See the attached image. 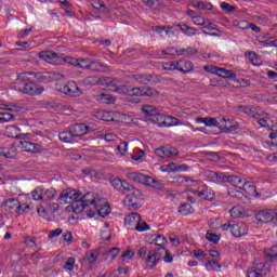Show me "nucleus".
Listing matches in <instances>:
<instances>
[{
  "label": "nucleus",
  "mask_w": 277,
  "mask_h": 277,
  "mask_svg": "<svg viewBox=\"0 0 277 277\" xmlns=\"http://www.w3.org/2000/svg\"><path fill=\"white\" fill-rule=\"evenodd\" d=\"M40 60H43L44 62H51V60H57V53L47 51V52H40L39 53Z\"/></svg>",
  "instance_id": "a19ab883"
},
{
  "label": "nucleus",
  "mask_w": 277,
  "mask_h": 277,
  "mask_svg": "<svg viewBox=\"0 0 277 277\" xmlns=\"http://www.w3.org/2000/svg\"><path fill=\"white\" fill-rule=\"evenodd\" d=\"M193 194L201 198V200H215V193H213L207 185L201 186L197 190H193Z\"/></svg>",
  "instance_id": "2eb2a0df"
},
{
  "label": "nucleus",
  "mask_w": 277,
  "mask_h": 277,
  "mask_svg": "<svg viewBox=\"0 0 277 277\" xmlns=\"http://www.w3.org/2000/svg\"><path fill=\"white\" fill-rule=\"evenodd\" d=\"M138 222H142V216L137 212H133L124 219V224H128V226H133V224L136 226Z\"/></svg>",
  "instance_id": "473e14b6"
},
{
  "label": "nucleus",
  "mask_w": 277,
  "mask_h": 277,
  "mask_svg": "<svg viewBox=\"0 0 277 277\" xmlns=\"http://www.w3.org/2000/svg\"><path fill=\"white\" fill-rule=\"evenodd\" d=\"M155 155H157V157H160V159H164V157H176L179 156V149L170 145H164L156 148Z\"/></svg>",
  "instance_id": "f8f14e48"
},
{
  "label": "nucleus",
  "mask_w": 277,
  "mask_h": 277,
  "mask_svg": "<svg viewBox=\"0 0 277 277\" xmlns=\"http://www.w3.org/2000/svg\"><path fill=\"white\" fill-rule=\"evenodd\" d=\"M87 70H92V72H109V66L103 63H98L91 58V62L85 66Z\"/></svg>",
  "instance_id": "6ab92c4d"
},
{
  "label": "nucleus",
  "mask_w": 277,
  "mask_h": 277,
  "mask_svg": "<svg viewBox=\"0 0 277 277\" xmlns=\"http://www.w3.org/2000/svg\"><path fill=\"white\" fill-rule=\"evenodd\" d=\"M95 18H109V8L105 4L95 13Z\"/></svg>",
  "instance_id": "a18cd8bd"
},
{
  "label": "nucleus",
  "mask_w": 277,
  "mask_h": 277,
  "mask_svg": "<svg viewBox=\"0 0 277 277\" xmlns=\"http://www.w3.org/2000/svg\"><path fill=\"white\" fill-rule=\"evenodd\" d=\"M203 155L209 159V161H212L213 163H220V161L222 160L220 154L215 151H205Z\"/></svg>",
  "instance_id": "c03bdc74"
},
{
  "label": "nucleus",
  "mask_w": 277,
  "mask_h": 277,
  "mask_svg": "<svg viewBox=\"0 0 277 277\" xmlns=\"http://www.w3.org/2000/svg\"><path fill=\"white\" fill-rule=\"evenodd\" d=\"M90 205L94 207L95 212L97 215H101V217H107V215L111 213V208L105 198H94L90 195L88 207H90Z\"/></svg>",
  "instance_id": "f03ea898"
},
{
  "label": "nucleus",
  "mask_w": 277,
  "mask_h": 277,
  "mask_svg": "<svg viewBox=\"0 0 277 277\" xmlns=\"http://www.w3.org/2000/svg\"><path fill=\"white\" fill-rule=\"evenodd\" d=\"M43 200H54L55 196H57V190L53 187L42 188Z\"/></svg>",
  "instance_id": "4c0bfd02"
},
{
  "label": "nucleus",
  "mask_w": 277,
  "mask_h": 277,
  "mask_svg": "<svg viewBox=\"0 0 277 277\" xmlns=\"http://www.w3.org/2000/svg\"><path fill=\"white\" fill-rule=\"evenodd\" d=\"M230 216L234 217V220H237L239 217H246V210L241 206H235L229 211Z\"/></svg>",
  "instance_id": "72a5a7b5"
},
{
  "label": "nucleus",
  "mask_w": 277,
  "mask_h": 277,
  "mask_svg": "<svg viewBox=\"0 0 277 277\" xmlns=\"http://www.w3.org/2000/svg\"><path fill=\"white\" fill-rule=\"evenodd\" d=\"M161 252H163V249H151L149 250L145 265L147 269H155L157 265H159V261H161Z\"/></svg>",
  "instance_id": "39448f33"
},
{
  "label": "nucleus",
  "mask_w": 277,
  "mask_h": 277,
  "mask_svg": "<svg viewBox=\"0 0 277 277\" xmlns=\"http://www.w3.org/2000/svg\"><path fill=\"white\" fill-rule=\"evenodd\" d=\"M245 56L247 57V60H249L251 64H254V62L259 60V55L256 54V52H252V51L247 52Z\"/></svg>",
  "instance_id": "338daca9"
},
{
  "label": "nucleus",
  "mask_w": 277,
  "mask_h": 277,
  "mask_svg": "<svg viewBox=\"0 0 277 277\" xmlns=\"http://www.w3.org/2000/svg\"><path fill=\"white\" fill-rule=\"evenodd\" d=\"M147 187H153L154 189H158L159 192H161V189H163L166 186L163 185V183L153 179L151 176H149V182H146L145 184Z\"/></svg>",
  "instance_id": "79ce46f5"
},
{
  "label": "nucleus",
  "mask_w": 277,
  "mask_h": 277,
  "mask_svg": "<svg viewBox=\"0 0 277 277\" xmlns=\"http://www.w3.org/2000/svg\"><path fill=\"white\" fill-rule=\"evenodd\" d=\"M163 70H179L181 63L179 61L168 62L162 65Z\"/></svg>",
  "instance_id": "de8ad7c7"
},
{
  "label": "nucleus",
  "mask_w": 277,
  "mask_h": 277,
  "mask_svg": "<svg viewBox=\"0 0 277 277\" xmlns=\"http://www.w3.org/2000/svg\"><path fill=\"white\" fill-rule=\"evenodd\" d=\"M91 58H78V67L77 68H82L83 70H88L85 66H90Z\"/></svg>",
  "instance_id": "052dcab7"
},
{
  "label": "nucleus",
  "mask_w": 277,
  "mask_h": 277,
  "mask_svg": "<svg viewBox=\"0 0 277 277\" xmlns=\"http://www.w3.org/2000/svg\"><path fill=\"white\" fill-rule=\"evenodd\" d=\"M124 205H127L128 209H130V211H137V209H140V207H142V203L133 200V198L131 197H127L124 199Z\"/></svg>",
  "instance_id": "58836bf2"
},
{
  "label": "nucleus",
  "mask_w": 277,
  "mask_h": 277,
  "mask_svg": "<svg viewBox=\"0 0 277 277\" xmlns=\"http://www.w3.org/2000/svg\"><path fill=\"white\" fill-rule=\"evenodd\" d=\"M142 111L145 116H148V120H150V122H155L156 124L163 118V115L159 114L157 108L153 105H143Z\"/></svg>",
  "instance_id": "9b49d317"
},
{
  "label": "nucleus",
  "mask_w": 277,
  "mask_h": 277,
  "mask_svg": "<svg viewBox=\"0 0 277 277\" xmlns=\"http://www.w3.org/2000/svg\"><path fill=\"white\" fill-rule=\"evenodd\" d=\"M95 98L100 103H105L106 105H114V103H116V98L111 94H108V93L97 94V95H95Z\"/></svg>",
  "instance_id": "cd10ccee"
},
{
  "label": "nucleus",
  "mask_w": 277,
  "mask_h": 277,
  "mask_svg": "<svg viewBox=\"0 0 277 277\" xmlns=\"http://www.w3.org/2000/svg\"><path fill=\"white\" fill-rule=\"evenodd\" d=\"M157 124H159V127H179L183 124V121L179 120L176 117L162 115L161 120H159Z\"/></svg>",
  "instance_id": "a211bd4d"
},
{
  "label": "nucleus",
  "mask_w": 277,
  "mask_h": 277,
  "mask_svg": "<svg viewBox=\"0 0 277 277\" xmlns=\"http://www.w3.org/2000/svg\"><path fill=\"white\" fill-rule=\"evenodd\" d=\"M5 134L8 137H13V140H23V137H25V134L21 133V128L18 126L6 127Z\"/></svg>",
  "instance_id": "5701e85b"
},
{
  "label": "nucleus",
  "mask_w": 277,
  "mask_h": 277,
  "mask_svg": "<svg viewBox=\"0 0 277 277\" xmlns=\"http://www.w3.org/2000/svg\"><path fill=\"white\" fill-rule=\"evenodd\" d=\"M31 211V206L27 203H21L17 201V209L15 210V215H21V213H29Z\"/></svg>",
  "instance_id": "37998d69"
},
{
  "label": "nucleus",
  "mask_w": 277,
  "mask_h": 277,
  "mask_svg": "<svg viewBox=\"0 0 277 277\" xmlns=\"http://www.w3.org/2000/svg\"><path fill=\"white\" fill-rule=\"evenodd\" d=\"M264 255L268 261H274L275 259H277V247L265 250Z\"/></svg>",
  "instance_id": "8fccbe9b"
},
{
  "label": "nucleus",
  "mask_w": 277,
  "mask_h": 277,
  "mask_svg": "<svg viewBox=\"0 0 277 277\" xmlns=\"http://www.w3.org/2000/svg\"><path fill=\"white\" fill-rule=\"evenodd\" d=\"M206 127H223V129H227V131H233V127L230 126V119L226 118H213L206 117Z\"/></svg>",
  "instance_id": "0eeeda50"
},
{
  "label": "nucleus",
  "mask_w": 277,
  "mask_h": 277,
  "mask_svg": "<svg viewBox=\"0 0 277 277\" xmlns=\"http://www.w3.org/2000/svg\"><path fill=\"white\" fill-rule=\"evenodd\" d=\"M56 90L66 96H70L71 98H78L83 94V91L77 85V82L69 81L66 84L56 87Z\"/></svg>",
  "instance_id": "7ed1b4c3"
},
{
  "label": "nucleus",
  "mask_w": 277,
  "mask_h": 277,
  "mask_svg": "<svg viewBox=\"0 0 277 277\" xmlns=\"http://www.w3.org/2000/svg\"><path fill=\"white\" fill-rule=\"evenodd\" d=\"M194 8H197V10H211L213 5L210 2H197Z\"/></svg>",
  "instance_id": "0e129e2a"
},
{
  "label": "nucleus",
  "mask_w": 277,
  "mask_h": 277,
  "mask_svg": "<svg viewBox=\"0 0 277 277\" xmlns=\"http://www.w3.org/2000/svg\"><path fill=\"white\" fill-rule=\"evenodd\" d=\"M158 250H163L161 251V259H163L164 263H172L174 261V256L170 253V251L166 248H158ZM164 254V256H163Z\"/></svg>",
  "instance_id": "09e8293b"
},
{
  "label": "nucleus",
  "mask_w": 277,
  "mask_h": 277,
  "mask_svg": "<svg viewBox=\"0 0 277 277\" xmlns=\"http://www.w3.org/2000/svg\"><path fill=\"white\" fill-rule=\"evenodd\" d=\"M58 138L61 140V142H64L65 144H75L76 142V138L70 128L69 131L60 132Z\"/></svg>",
  "instance_id": "393cba45"
},
{
  "label": "nucleus",
  "mask_w": 277,
  "mask_h": 277,
  "mask_svg": "<svg viewBox=\"0 0 277 277\" xmlns=\"http://www.w3.org/2000/svg\"><path fill=\"white\" fill-rule=\"evenodd\" d=\"M144 155H145L144 150L136 149V151L131 154V159H133L134 161H140V159H142V157H144Z\"/></svg>",
  "instance_id": "774afa93"
},
{
  "label": "nucleus",
  "mask_w": 277,
  "mask_h": 277,
  "mask_svg": "<svg viewBox=\"0 0 277 277\" xmlns=\"http://www.w3.org/2000/svg\"><path fill=\"white\" fill-rule=\"evenodd\" d=\"M132 79H134L136 83H141L142 85H148V83H160L161 81V77L153 76L150 74L133 75Z\"/></svg>",
  "instance_id": "1a4fd4ad"
},
{
  "label": "nucleus",
  "mask_w": 277,
  "mask_h": 277,
  "mask_svg": "<svg viewBox=\"0 0 277 277\" xmlns=\"http://www.w3.org/2000/svg\"><path fill=\"white\" fill-rule=\"evenodd\" d=\"M176 27H179L185 36H196L197 29L194 27H189L187 24H175Z\"/></svg>",
  "instance_id": "2f4dec72"
},
{
  "label": "nucleus",
  "mask_w": 277,
  "mask_h": 277,
  "mask_svg": "<svg viewBox=\"0 0 277 277\" xmlns=\"http://www.w3.org/2000/svg\"><path fill=\"white\" fill-rule=\"evenodd\" d=\"M129 181H133V183H141L142 185H146L150 181V176L144 175V173L140 172H130L127 174Z\"/></svg>",
  "instance_id": "412c9836"
},
{
  "label": "nucleus",
  "mask_w": 277,
  "mask_h": 277,
  "mask_svg": "<svg viewBox=\"0 0 277 277\" xmlns=\"http://www.w3.org/2000/svg\"><path fill=\"white\" fill-rule=\"evenodd\" d=\"M150 243L158 246V248H166V245L168 243V239H166V236L161 234L154 235Z\"/></svg>",
  "instance_id": "f704fd0d"
},
{
  "label": "nucleus",
  "mask_w": 277,
  "mask_h": 277,
  "mask_svg": "<svg viewBox=\"0 0 277 277\" xmlns=\"http://www.w3.org/2000/svg\"><path fill=\"white\" fill-rule=\"evenodd\" d=\"M89 200L90 193L82 196L81 193L75 189L63 190L57 198L60 205H70L74 213H83L88 209Z\"/></svg>",
  "instance_id": "f257e3e1"
},
{
  "label": "nucleus",
  "mask_w": 277,
  "mask_h": 277,
  "mask_svg": "<svg viewBox=\"0 0 277 277\" xmlns=\"http://www.w3.org/2000/svg\"><path fill=\"white\" fill-rule=\"evenodd\" d=\"M97 259H98V249L90 250L84 255V261H88V263H96Z\"/></svg>",
  "instance_id": "ea45409f"
},
{
  "label": "nucleus",
  "mask_w": 277,
  "mask_h": 277,
  "mask_svg": "<svg viewBox=\"0 0 277 277\" xmlns=\"http://www.w3.org/2000/svg\"><path fill=\"white\" fill-rule=\"evenodd\" d=\"M144 96H149V97L159 96V91H157L155 88L145 87Z\"/></svg>",
  "instance_id": "4d7b16f0"
},
{
  "label": "nucleus",
  "mask_w": 277,
  "mask_h": 277,
  "mask_svg": "<svg viewBox=\"0 0 277 277\" xmlns=\"http://www.w3.org/2000/svg\"><path fill=\"white\" fill-rule=\"evenodd\" d=\"M201 174L203 179H206V181H209L210 183H216L217 185H222V183H224V173L203 169Z\"/></svg>",
  "instance_id": "9d476101"
},
{
  "label": "nucleus",
  "mask_w": 277,
  "mask_h": 277,
  "mask_svg": "<svg viewBox=\"0 0 277 277\" xmlns=\"http://www.w3.org/2000/svg\"><path fill=\"white\" fill-rule=\"evenodd\" d=\"M194 70V65L189 61L184 62V67L180 65L179 71L187 75V72H192Z\"/></svg>",
  "instance_id": "3c124183"
},
{
  "label": "nucleus",
  "mask_w": 277,
  "mask_h": 277,
  "mask_svg": "<svg viewBox=\"0 0 277 277\" xmlns=\"http://www.w3.org/2000/svg\"><path fill=\"white\" fill-rule=\"evenodd\" d=\"M34 200H43L42 187H37L31 192Z\"/></svg>",
  "instance_id": "6e6d98bb"
},
{
  "label": "nucleus",
  "mask_w": 277,
  "mask_h": 277,
  "mask_svg": "<svg viewBox=\"0 0 277 277\" xmlns=\"http://www.w3.org/2000/svg\"><path fill=\"white\" fill-rule=\"evenodd\" d=\"M84 85H98V77L96 76H89L82 80Z\"/></svg>",
  "instance_id": "603ef678"
},
{
  "label": "nucleus",
  "mask_w": 277,
  "mask_h": 277,
  "mask_svg": "<svg viewBox=\"0 0 277 277\" xmlns=\"http://www.w3.org/2000/svg\"><path fill=\"white\" fill-rule=\"evenodd\" d=\"M142 3L147 5V8H154V9L161 8V1L160 0H142Z\"/></svg>",
  "instance_id": "5fc2aeb1"
},
{
  "label": "nucleus",
  "mask_w": 277,
  "mask_h": 277,
  "mask_svg": "<svg viewBox=\"0 0 277 277\" xmlns=\"http://www.w3.org/2000/svg\"><path fill=\"white\" fill-rule=\"evenodd\" d=\"M14 116L10 113H0V124H5V122H12Z\"/></svg>",
  "instance_id": "864d4df0"
},
{
  "label": "nucleus",
  "mask_w": 277,
  "mask_h": 277,
  "mask_svg": "<svg viewBox=\"0 0 277 277\" xmlns=\"http://www.w3.org/2000/svg\"><path fill=\"white\" fill-rule=\"evenodd\" d=\"M120 248L114 247L103 254L104 261H114L118 256Z\"/></svg>",
  "instance_id": "e433bc0d"
},
{
  "label": "nucleus",
  "mask_w": 277,
  "mask_h": 277,
  "mask_svg": "<svg viewBox=\"0 0 277 277\" xmlns=\"http://www.w3.org/2000/svg\"><path fill=\"white\" fill-rule=\"evenodd\" d=\"M130 193L131 194H129L127 198H132L133 200H140V198L142 197V190L135 188V186H133V189Z\"/></svg>",
  "instance_id": "13d9d810"
},
{
  "label": "nucleus",
  "mask_w": 277,
  "mask_h": 277,
  "mask_svg": "<svg viewBox=\"0 0 277 277\" xmlns=\"http://www.w3.org/2000/svg\"><path fill=\"white\" fill-rule=\"evenodd\" d=\"M135 230L144 233V230H150V226H148L146 222L138 221L136 223Z\"/></svg>",
  "instance_id": "bf43d9fd"
},
{
  "label": "nucleus",
  "mask_w": 277,
  "mask_h": 277,
  "mask_svg": "<svg viewBox=\"0 0 277 277\" xmlns=\"http://www.w3.org/2000/svg\"><path fill=\"white\" fill-rule=\"evenodd\" d=\"M22 92L23 94H28V96H40L44 92V87L36 84V82L28 78Z\"/></svg>",
  "instance_id": "423d86ee"
},
{
  "label": "nucleus",
  "mask_w": 277,
  "mask_h": 277,
  "mask_svg": "<svg viewBox=\"0 0 277 277\" xmlns=\"http://www.w3.org/2000/svg\"><path fill=\"white\" fill-rule=\"evenodd\" d=\"M206 238L208 239V241H211L212 243H217L220 241V236L211 232H207Z\"/></svg>",
  "instance_id": "69168bd1"
},
{
  "label": "nucleus",
  "mask_w": 277,
  "mask_h": 277,
  "mask_svg": "<svg viewBox=\"0 0 277 277\" xmlns=\"http://www.w3.org/2000/svg\"><path fill=\"white\" fill-rule=\"evenodd\" d=\"M69 129L71 130L75 140L76 137H83V135H88V133L93 131L92 128L85 123H75L69 127Z\"/></svg>",
  "instance_id": "4468645a"
},
{
  "label": "nucleus",
  "mask_w": 277,
  "mask_h": 277,
  "mask_svg": "<svg viewBox=\"0 0 277 277\" xmlns=\"http://www.w3.org/2000/svg\"><path fill=\"white\" fill-rule=\"evenodd\" d=\"M206 72H210L211 75H217L219 77H223V79H235L237 74L233 70H228L222 67H215L213 65H207L203 67Z\"/></svg>",
  "instance_id": "20e7f679"
},
{
  "label": "nucleus",
  "mask_w": 277,
  "mask_h": 277,
  "mask_svg": "<svg viewBox=\"0 0 277 277\" xmlns=\"http://www.w3.org/2000/svg\"><path fill=\"white\" fill-rule=\"evenodd\" d=\"M276 217V212L274 210H260L255 214V220L262 224H267L268 222L274 221Z\"/></svg>",
  "instance_id": "dca6fc26"
},
{
  "label": "nucleus",
  "mask_w": 277,
  "mask_h": 277,
  "mask_svg": "<svg viewBox=\"0 0 277 277\" xmlns=\"http://www.w3.org/2000/svg\"><path fill=\"white\" fill-rule=\"evenodd\" d=\"M30 75H34L35 79L39 81V83H50V81H53V78L49 75V72H34L30 71Z\"/></svg>",
  "instance_id": "c756f323"
},
{
  "label": "nucleus",
  "mask_w": 277,
  "mask_h": 277,
  "mask_svg": "<svg viewBox=\"0 0 277 277\" xmlns=\"http://www.w3.org/2000/svg\"><path fill=\"white\" fill-rule=\"evenodd\" d=\"M179 213H182V215H189L190 213H194V208L189 203H183L179 207Z\"/></svg>",
  "instance_id": "49530a36"
},
{
  "label": "nucleus",
  "mask_w": 277,
  "mask_h": 277,
  "mask_svg": "<svg viewBox=\"0 0 277 277\" xmlns=\"http://www.w3.org/2000/svg\"><path fill=\"white\" fill-rule=\"evenodd\" d=\"M29 75H32L31 72H23L19 74L14 82V89L17 90V92H23L25 87L27 85V80L29 79Z\"/></svg>",
  "instance_id": "aec40b11"
},
{
  "label": "nucleus",
  "mask_w": 277,
  "mask_h": 277,
  "mask_svg": "<svg viewBox=\"0 0 277 277\" xmlns=\"http://www.w3.org/2000/svg\"><path fill=\"white\" fill-rule=\"evenodd\" d=\"M106 88L110 92H117V94H124L127 92V84H122V80L116 78L107 80Z\"/></svg>",
  "instance_id": "ddd939ff"
},
{
  "label": "nucleus",
  "mask_w": 277,
  "mask_h": 277,
  "mask_svg": "<svg viewBox=\"0 0 277 277\" xmlns=\"http://www.w3.org/2000/svg\"><path fill=\"white\" fill-rule=\"evenodd\" d=\"M110 185H113L114 189L119 192V194H129V192L133 190V185L129 184V182L121 180L120 177H116L111 180Z\"/></svg>",
  "instance_id": "6e6552de"
},
{
  "label": "nucleus",
  "mask_w": 277,
  "mask_h": 277,
  "mask_svg": "<svg viewBox=\"0 0 277 277\" xmlns=\"http://www.w3.org/2000/svg\"><path fill=\"white\" fill-rule=\"evenodd\" d=\"M241 189H243V192H246V194H248L249 196H256V186H254L252 182H248L245 180Z\"/></svg>",
  "instance_id": "c9c22d12"
},
{
  "label": "nucleus",
  "mask_w": 277,
  "mask_h": 277,
  "mask_svg": "<svg viewBox=\"0 0 277 277\" xmlns=\"http://www.w3.org/2000/svg\"><path fill=\"white\" fill-rule=\"evenodd\" d=\"M19 145L22 146L23 150H25V153H38L39 150L38 144L31 143L29 141H21Z\"/></svg>",
  "instance_id": "bb28decb"
},
{
  "label": "nucleus",
  "mask_w": 277,
  "mask_h": 277,
  "mask_svg": "<svg viewBox=\"0 0 277 277\" xmlns=\"http://www.w3.org/2000/svg\"><path fill=\"white\" fill-rule=\"evenodd\" d=\"M223 183H230V185H234V187L241 189V187H243V183H246V180L237 175H224Z\"/></svg>",
  "instance_id": "4be33fe9"
},
{
  "label": "nucleus",
  "mask_w": 277,
  "mask_h": 277,
  "mask_svg": "<svg viewBox=\"0 0 277 277\" xmlns=\"http://www.w3.org/2000/svg\"><path fill=\"white\" fill-rule=\"evenodd\" d=\"M232 235L233 237H243L245 235H248V224L234 221L232 225Z\"/></svg>",
  "instance_id": "f3484780"
},
{
  "label": "nucleus",
  "mask_w": 277,
  "mask_h": 277,
  "mask_svg": "<svg viewBox=\"0 0 277 277\" xmlns=\"http://www.w3.org/2000/svg\"><path fill=\"white\" fill-rule=\"evenodd\" d=\"M1 207H8L9 211H11V213H16V210L18 209V199H16V198L5 199L1 203Z\"/></svg>",
  "instance_id": "a878e982"
},
{
  "label": "nucleus",
  "mask_w": 277,
  "mask_h": 277,
  "mask_svg": "<svg viewBox=\"0 0 277 277\" xmlns=\"http://www.w3.org/2000/svg\"><path fill=\"white\" fill-rule=\"evenodd\" d=\"M248 277H263V274L259 271V265L248 271Z\"/></svg>",
  "instance_id": "680f3d73"
},
{
  "label": "nucleus",
  "mask_w": 277,
  "mask_h": 277,
  "mask_svg": "<svg viewBox=\"0 0 277 277\" xmlns=\"http://www.w3.org/2000/svg\"><path fill=\"white\" fill-rule=\"evenodd\" d=\"M255 40L258 44H261V47H264V48L277 47V39H274V37L258 36Z\"/></svg>",
  "instance_id": "b1692460"
},
{
  "label": "nucleus",
  "mask_w": 277,
  "mask_h": 277,
  "mask_svg": "<svg viewBox=\"0 0 277 277\" xmlns=\"http://www.w3.org/2000/svg\"><path fill=\"white\" fill-rule=\"evenodd\" d=\"M63 62H65V64H68L69 66L78 67V65H79V58H75V57H70V56L63 57Z\"/></svg>",
  "instance_id": "e2e57ef3"
},
{
  "label": "nucleus",
  "mask_w": 277,
  "mask_h": 277,
  "mask_svg": "<svg viewBox=\"0 0 277 277\" xmlns=\"http://www.w3.org/2000/svg\"><path fill=\"white\" fill-rule=\"evenodd\" d=\"M144 90L145 87L131 88L127 85V92L123 94H128V96H144Z\"/></svg>",
  "instance_id": "7c9ffc66"
},
{
  "label": "nucleus",
  "mask_w": 277,
  "mask_h": 277,
  "mask_svg": "<svg viewBox=\"0 0 277 277\" xmlns=\"http://www.w3.org/2000/svg\"><path fill=\"white\" fill-rule=\"evenodd\" d=\"M0 157H4V159H14V157H16V148L0 147Z\"/></svg>",
  "instance_id": "c85d7f7f"
}]
</instances>
